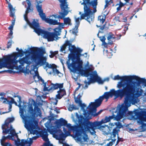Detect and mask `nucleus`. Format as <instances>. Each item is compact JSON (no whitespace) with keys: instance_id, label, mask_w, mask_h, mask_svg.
<instances>
[{"instance_id":"obj_16","label":"nucleus","mask_w":146,"mask_h":146,"mask_svg":"<svg viewBox=\"0 0 146 146\" xmlns=\"http://www.w3.org/2000/svg\"><path fill=\"white\" fill-rule=\"evenodd\" d=\"M131 76H123L121 77L119 76V75L114 76L113 79L114 80H121L123 84H125V83H130L133 86L134 90L133 92H132L131 96H132L133 98H135L134 96L135 94L134 93L135 92V82H130Z\"/></svg>"},{"instance_id":"obj_6","label":"nucleus","mask_w":146,"mask_h":146,"mask_svg":"<svg viewBox=\"0 0 146 146\" xmlns=\"http://www.w3.org/2000/svg\"><path fill=\"white\" fill-rule=\"evenodd\" d=\"M83 1L81 5H84V13L81 16V19L86 17V19L88 21L91 22L93 21L94 13L97 11L96 7L98 0H82Z\"/></svg>"},{"instance_id":"obj_62","label":"nucleus","mask_w":146,"mask_h":146,"mask_svg":"<svg viewBox=\"0 0 146 146\" xmlns=\"http://www.w3.org/2000/svg\"><path fill=\"white\" fill-rule=\"evenodd\" d=\"M14 26L11 25L8 28V29L10 31H13Z\"/></svg>"},{"instance_id":"obj_35","label":"nucleus","mask_w":146,"mask_h":146,"mask_svg":"<svg viewBox=\"0 0 146 146\" xmlns=\"http://www.w3.org/2000/svg\"><path fill=\"white\" fill-rule=\"evenodd\" d=\"M140 124H141L140 129L141 131L143 132L146 130V123H139Z\"/></svg>"},{"instance_id":"obj_23","label":"nucleus","mask_w":146,"mask_h":146,"mask_svg":"<svg viewBox=\"0 0 146 146\" xmlns=\"http://www.w3.org/2000/svg\"><path fill=\"white\" fill-rule=\"evenodd\" d=\"M82 97V95H81L80 94V93L78 95L76 98L74 96V101L77 104H78L81 107L82 109L84 110V113L85 112H87L89 110H88L86 111L85 109V108L86 107V105L84 103L82 104V101L81 100V98Z\"/></svg>"},{"instance_id":"obj_4","label":"nucleus","mask_w":146,"mask_h":146,"mask_svg":"<svg viewBox=\"0 0 146 146\" xmlns=\"http://www.w3.org/2000/svg\"><path fill=\"white\" fill-rule=\"evenodd\" d=\"M117 87L119 89L115 90L114 89H112L110 92H105L100 96L103 98V100L104 98L108 99L109 97H112L113 95L117 98L120 97L121 98L125 96L124 103L127 107L129 106L131 103L134 104L136 103L135 98L131 95L134 90V87L131 84L128 83L123 84L122 82H119Z\"/></svg>"},{"instance_id":"obj_3","label":"nucleus","mask_w":146,"mask_h":146,"mask_svg":"<svg viewBox=\"0 0 146 146\" xmlns=\"http://www.w3.org/2000/svg\"><path fill=\"white\" fill-rule=\"evenodd\" d=\"M67 46H68V50L70 52L66 62L68 68L74 73H82L84 71L82 66L83 62L80 60V57L83 56V54H81L82 50L79 48H76L74 45H72L71 42L68 40L64 43V51ZM66 53L64 51V54Z\"/></svg>"},{"instance_id":"obj_19","label":"nucleus","mask_w":146,"mask_h":146,"mask_svg":"<svg viewBox=\"0 0 146 146\" xmlns=\"http://www.w3.org/2000/svg\"><path fill=\"white\" fill-rule=\"evenodd\" d=\"M103 123H104L102 120L100 121H96L93 123L90 121V122L88 123V126L87 130L90 131V129H91L94 131L96 127H98V128L100 129L102 128L105 127V126L101 125Z\"/></svg>"},{"instance_id":"obj_10","label":"nucleus","mask_w":146,"mask_h":146,"mask_svg":"<svg viewBox=\"0 0 146 146\" xmlns=\"http://www.w3.org/2000/svg\"><path fill=\"white\" fill-rule=\"evenodd\" d=\"M36 2L37 5L36 6V8L41 19L50 25H58L59 23L57 21L50 18H47L46 17L45 14L43 13L42 8V5L41 3H42V1L41 0L39 1H37Z\"/></svg>"},{"instance_id":"obj_52","label":"nucleus","mask_w":146,"mask_h":146,"mask_svg":"<svg viewBox=\"0 0 146 146\" xmlns=\"http://www.w3.org/2000/svg\"><path fill=\"white\" fill-rule=\"evenodd\" d=\"M103 111L102 110H101L97 113H96L95 114H93L94 116H97L98 115L100 114Z\"/></svg>"},{"instance_id":"obj_11","label":"nucleus","mask_w":146,"mask_h":146,"mask_svg":"<svg viewBox=\"0 0 146 146\" xmlns=\"http://www.w3.org/2000/svg\"><path fill=\"white\" fill-rule=\"evenodd\" d=\"M14 119V117L8 118L5 121L4 124L2 125V128L3 130V133L6 134L9 133L13 137L15 136L18 139V135L11 125H10V129H8L9 124L13 122Z\"/></svg>"},{"instance_id":"obj_41","label":"nucleus","mask_w":146,"mask_h":146,"mask_svg":"<svg viewBox=\"0 0 146 146\" xmlns=\"http://www.w3.org/2000/svg\"><path fill=\"white\" fill-rule=\"evenodd\" d=\"M50 53L51 54L50 55H49V56L51 58H53L54 56H55L56 54H57L58 53V51H50Z\"/></svg>"},{"instance_id":"obj_61","label":"nucleus","mask_w":146,"mask_h":146,"mask_svg":"<svg viewBox=\"0 0 146 146\" xmlns=\"http://www.w3.org/2000/svg\"><path fill=\"white\" fill-rule=\"evenodd\" d=\"M50 144V142L45 143L42 146H49Z\"/></svg>"},{"instance_id":"obj_1","label":"nucleus","mask_w":146,"mask_h":146,"mask_svg":"<svg viewBox=\"0 0 146 146\" xmlns=\"http://www.w3.org/2000/svg\"><path fill=\"white\" fill-rule=\"evenodd\" d=\"M45 53L44 49L42 48H39L36 51H32L30 48L27 50L25 49V51L21 49L18 53L13 52L0 59V69L3 68L15 69L24 73L30 72L31 74H35L38 71L36 66L32 65L30 67L28 65L34 61L37 65H45V67L48 68L46 70L48 74H53L59 77L62 76L63 74L57 70L56 65L49 64L46 62L47 57L43 56Z\"/></svg>"},{"instance_id":"obj_51","label":"nucleus","mask_w":146,"mask_h":146,"mask_svg":"<svg viewBox=\"0 0 146 146\" xmlns=\"http://www.w3.org/2000/svg\"><path fill=\"white\" fill-rule=\"evenodd\" d=\"M106 25H104L102 26H101L100 27V31H99V33L100 32V31H102L104 30L105 27Z\"/></svg>"},{"instance_id":"obj_48","label":"nucleus","mask_w":146,"mask_h":146,"mask_svg":"<svg viewBox=\"0 0 146 146\" xmlns=\"http://www.w3.org/2000/svg\"><path fill=\"white\" fill-rule=\"evenodd\" d=\"M100 40L102 42H103L104 41H105V40H106V38L105 37V36H101L100 37H99Z\"/></svg>"},{"instance_id":"obj_55","label":"nucleus","mask_w":146,"mask_h":146,"mask_svg":"<svg viewBox=\"0 0 146 146\" xmlns=\"http://www.w3.org/2000/svg\"><path fill=\"white\" fill-rule=\"evenodd\" d=\"M64 50V44L62 45L60 49V52L63 53V51Z\"/></svg>"},{"instance_id":"obj_13","label":"nucleus","mask_w":146,"mask_h":146,"mask_svg":"<svg viewBox=\"0 0 146 146\" xmlns=\"http://www.w3.org/2000/svg\"><path fill=\"white\" fill-rule=\"evenodd\" d=\"M66 126L69 129L68 130L72 131L73 133V136L77 137L78 139V137L82 136L83 132L80 130V125H78L75 126H72L70 123L68 124L67 121L64 119V126Z\"/></svg>"},{"instance_id":"obj_12","label":"nucleus","mask_w":146,"mask_h":146,"mask_svg":"<svg viewBox=\"0 0 146 146\" xmlns=\"http://www.w3.org/2000/svg\"><path fill=\"white\" fill-rule=\"evenodd\" d=\"M84 74L86 77L90 76V81L91 82H97L99 84H101L104 82V81H102L101 78L98 76L97 72L95 71L93 72L90 68L86 69L84 71Z\"/></svg>"},{"instance_id":"obj_14","label":"nucleus","mask_w":146,"mask_h":146,"mask_svg":"<svg viewBox=\"0 0 146 146\" xmlns=\"http://www.w3.org/2000/svg\"><path fill=\"white\" fill-rule=\"evenodd\" d=\"M54 126L53 129L56 131L58 130L60 131L63 134L62 137H61L60 139H57L59 140V143L62 144V146H64V133L60 129L61 127L64 125V119L61 118L59 119L56 120L54 123Z\"/></svg>"},{"instance_id":"obj_32","label":"nucleus","mask_w":146,"mask_h":146,"mask_svg":"<svg viewBox=\"0 0 146 146\" xmlns=\"http://www.w3.org/2000/svg\"><path fill=\"white\" fill-rule=\"evenodd\" d=\"M68 110L70 111H72V110H78L79 108L77 107L75 105H69L68 107Z\"/></svg>"},{"instance_id":"obj_18","label":"nucleus","mask_w":146,"mask_h":146,"mask_svg":"<svg viewBox=\"0 0 146 146\" xmlns=\"http://www.w3.org/2000/svg\"><path fill=\"white\" fill-rule=\"evenodd\" d=\"M135 82V85L136 83L137 86H138L142 84V85H143L144 87H146V79L145 78H141L136 76H131L130 82ZM135 86L136 88V85Z\"/></svg>"},{"instance_id":"obj_42","label":"nucleus","mask_w":146,"mask_h":146,"mask_svg":"<svg viewBox=\"0 0 146 146\" xmlns=\"http://www.w3.org/2000/svg\"><path fill=\"white\" fill-rule=\"evenodd\" d=\"M71 130H68V131L66 130V129L64 128V138L67 136L71 135L70 133Z\"/></svg>"},{"instance_id":"obj_43","label":"nucleus","mask_w":146,"mask_h":146,"mask_svg":"<svg viewBox=\"0 0 146 146\" xmlns=\"http://www.w3.org/2000/svg\"><path fill=\"white\" fill-rule=\"evenodd\" d=\"M75 21L76 23V25H75L79 26L80 24V18L79 17L77 18L75 17Z\"/></svg>"},{"instance_id":"obj_47","label":"nucleus","mask_w":146,"mask_h":146,"mask_svg":"<svg viewBox=\"0 0 146 146\" xmlns=\"http://www.w3.org/2000/svg\"><path fill=\"white\" fill-rule=\"evenodd\" d=\"M84 13H84H83V14ZM83 14H81V12H79V15H80V20H81L82 19H84L85 20H86L87 21H88L89 23L90 24L92 23H93V22H94V20L93 21H91V22H89L86 19V18H85V19H81V15ZM86 17H85V18H86ZM94 18H95V16H94Z\"/></svg>"},{"instance_id":"obj_8","label":"nucleus","mask_w":146,"mask_h":146,"mask_svg":"<svg viewBox=\"0 0 146 146\" xmlns=\"http://www.w3.org/2000/svg\"><path fill=\"white\" fill-rule=\"evenodd\" d=\"M127 110V108L124 106L120 107L119 109L118 112L116 115L113 114L112 115L109 117L106 116L102 120L104 123H107L110 121L111 119H113L114 120L119 121L120 120L125 114L126 111Z\"/></svg>"},{"instance_id":"obj_39","label":"nucleus","mask_w":146,"mask_h":146,"mask_svg":"<svg viewBox=\"0 0 146 146\" xmlns=\"http://www.w3.org/2000/svg\"><path fill=\"white\" fill-rule=\"evenodd\" d=\"M58 56L59 58L63 65V68L64 70V63H63V60L62 59L63 58V54L62 53H60V54H59Z\"/></svg>"},{"instance_id":"obj_49","label":"nucleus","mask_w":146,"mask_h":146,"mask_svg":"<svg viewBox=\"0 0 146 146\" xmlns=\"http://www.w3.org/2000/svg\"><path fill=\"white\" fill-rule=\"evenodd\" d=\"M129 25V23H128L127 24L124 25V34H125L126 31L128 30V27Z\"/></svg>"},{"instance_id":"obj_54","label":"nucleus","mask_w":146,"mask_h":146,"mask_svg":"<svg viewBox=\"0 0 146 146\" xmlns=\"http://www.w3.org/2000/svg\"><path fill=\"white\" fill-rule=\"evenodd\" d=\"M13 31H10V33L9 34V38H12L13 37Z\"/></svg>"},{"instance_id":"obj_44","label":"nucleus","mask_w":146,"mask_h":146,"mask_svg":"<svg viewBox=\"0 0 146 146\" xmlns=\"http://www.w3.org/2000/svg\"><path fill=\"white\" fill-rule=\"evenodd\" d=\"M0 101L3 103H6L7 102V99L4 98L3 96H0Z\"/></svg>"},{"instance_id":"obj_58","label":"nucleus","mask_w":146,"mask_h":146,"mask_svg":"<svg viewBox=\"0 0 146 146\" xmlns=\"http://www.w3.org/2000/svg\"><path fill=\"white\" fill-rule=\"evenodd\" d=\"M13 19L12 20V24L11 25L14 26V25L15 24V17H13Z\"/></svg>"},{"instance_id":"obj_20","label":"nucleus","mask_w":146,"mask_h":146,"mask_svg":"<svg viewBox=\"0 0 146 146\" xmlns=\"http://www.w3.org/2000/svg\"><path fill=\"white\" fill-rule=\"evenodd\" d=\"M78 122L80 125V128L83 133L85 132V130H87L88 128V123L90 122V121H88L86 122L84 121V117L82 115H80L79 117H78Z\"/></svg>"},{"instance_id":"obj_9","label":"nucleus","mask_w":146,"mask_h":146,"mask_svg":"<svg viewBox=\"0 0 146 146\" xmlns=\"http://www.w3.org/2000/svg\"><path fill=\"white\" fill-rule=\"evenodd\" d=\"M103 100V98L100 96L97 99L95 100V102H91L87 107L89 110L87 112H85L84 117L87 119L89 118V116L93 113H96V108L100 106Z\"/></svg>"},{"instance_id":"obj_60","label":"nucleus","mask_w":146,"mask_h":146,"mask_svg":"<svg viewBox=\"0 0 146 146\" xmlns=\"http://www.w3.org/2000/svg\"><path fill=\"white\" fill-rule=\"evenodd\" d=\"M117 139L119 140V141L123 142L124 140L122 138H120L119 136H118L117 137Z\"/></svg>"},{"instance_id":"obj_33","label":"nucleus","mask_w":146,"mask_h":146,"mask_svg":"<svg viewBox=\"0 0 146 146\" xmlns=\"http://www.w3.org/2000/svg\"><path fill=\"white\" fill-rule=\"evenodd\" d=\"M71 25V20L69 17L64 18V25Z\"/></svg>"},{"instance_id":"obj_29","label":"nucleus","mask_w":146,"mask_h":146,"mask_svg":"<svg viewBox=\"0 0 146 146\" xmlns=\"http://www.w3.org/2000/svg\"><path fill=\"white\" fill-rule=\"evenodd\" d=\"M106 15L104 14H102L99 16L98 18V20L99 21L100 25H102L106 20Z\"/></svg>"},{"instance_id":"obj_36","label":"nucleus","mask_w":146,"mask_h":146,"mask_svg":"<svg viewBox=\"0 0 146 146\" xmlns=\"http://www.w3.org/2000/svg\"><path fill=\"white\" fill-rule=\"evenodd\" d=\"M79 26L75 25V27L72 30V33L75 36L77 35L78 32V28Z\"/></svg>"},{"instance_id":"obj_59","label":"nucleus","mask_w":146,"mask_h":146,"mask_svg":"<svg viewBox=\"0 0 146 146\" xmlns=\"http://www.w3.org/2000/svg\"><path fill=\"white\" fill-rule=\"evenodd\" d=\"M134 113L132 111H129L128 112L129 114V115L131 116L132 117H134V115H133V114Z\"/></svg>"},{"instance_id":"obj_45","label":"nucleus","mask_w":146,"mask_h":146,"mask_svg":"<svg viewBox=\"0 0 146 146\" xmlns=\"http://www.w3.org/2000/svg\"><path fill=\"white\" fill-rule=\"evenodd\" d=\"M115 124L116 125V127L115 128H116V129H117V128H120L122 126L121 123L119 122L115 123Z\"/></svg>"},{"instance_id":"obj_57","label":"nucleus","mask_w":146,"mask_h":146,"mask_svg":"<svg viewBox=\"0 0 146 146\" xmlns=\"http://www.w3.org/2000/svg\"><path fill=\"white\" fill-rule=\"evenodd\" d=\"M102 45H103L106 48H107L108 47V43H107L105 41L102 42Z\"/></svg>"},{"instance_id":"obj_37","label":"nucleus","mask_w":146,"mask_h":146,"mask_svg":"<svg viewBox=\"0 0 146 146\" xmlns=\"http://www.w3.org/2000/svg\"><path fill=\"white\" fill-rule=\"evenodd\" d=\"M51 110L50 111V114L51 115L53 116L54 114L52 113V111L54 110V111H56L57 113H60V111L59 110H58L57 108V107L54 108V109L52 108H50Z\"/></svg>"},{"instance_id":"obj_25","label":"nucleus","mask_w":146,"mask_h":146,"mask_svg":"<svg viewBox=\"0 0 146 146\" xmlns=\"http://www.w3.org/2000/svg\"><path fill=\"white\" fill-rule=\"evenodd\" d=\"M8 7L9 9L10 15L12 17H15V9L13 8L12 5L10 3H8Z\"/></svg>"},{"instance_id":"obj_21","label":"nucleus","mask_w":146,"mask_h":146,"mask_svg":"<svg viewBox=\"0 0 146 146\" xmlns=\"http://www.w3.org/2000/svg\"><path fill=\"white\" fill-rule=\"evenodd\" d=\"M27 1V3L28 5V7L27 8V9L25 11V13L24 15V17L25 20L26 22L27 23L30 27L33 25V22L31 23L28 20L27 15L29 13L32 11L33 9L31 8V3L29 0H26Z\"/></svg>"},{"instance_id":"obj_2","label":"nucleus","mask_w":146,"mask_h":146,"mask_svg":"<svg viewBox=\"0 0 146 146\" xmlns=\"http://www.w3.org/2000/svg\"><path fill=\"white\" fill-rule=\"evenodd\" d=\"M14 97H18L19 103L18 107L19 108V113L20 115L23 120V122L24 123L25 127L31 133L37 134L38 132L35 129L38 128V122L35 118H30V117L25 116L23 115L24 111H25L27 107H28V111L31 113H32L33 111V106H34V110L38 115L40 116L41 113L40 109L38 108V104L33 100H32L29 103L31 102V104H28L25 102H22L21 97L19 96H14Z\"/></svg>"},{"instance_id":"obj_64","label":"nucleus","mask_w":146,"mask_h":146,"mask_svg":"<svg viewBox=\"0 0 146 146\" xmlns=\"http://www.w3.org/2000/svg\"><path fill=\"white\" fill-rule=\"evenodd\" d=\"M127 17H123V20L122 21V22H126L127 21Z\"/></svg>"},{"instance_id":"obj_7","label":"nucleus","mask_w":146,"mask_h":146,"mask_svg":"<svg viewBox=\"0 0 146 146\" xmlns=\"http://www.w3.org/2000/svg\"><path fill=\"white\" fill-rule=\"evenodd\" d=\"M37 77L39 79H40L42 84H43L44 90L50 92L54 90L59 89V90L58 91V94L56 95V98L60 99L64 95V89H61L63 87V83L52 84L51 85L48 87H46V82H44V80L39 76L38 71L35 74V76H34L35 78Z\"/></svg>"},{"instance_id":"obj_38","label":"nucleus","mask_w":146,"mask_h":146,"mask_svg":"<svg viewBox=\"0 0 146 146\" xmlns=\"http://www.w3.org/2000/svg\"><path fill=\"white\" fill-rule=\"evenodd\" d=\"M125 5H126V3H123L121 1H120L119 4V6L117 8V11H120L121 8Z\"/></svg>"},{"instance_id":"obj_31","label":"nucleus","mask_w":146,"mask_h":146,"mask_svg":"<svg viewBox=\"0 0 146 146\" xmlns=\"http://www.w3.org/2000/svg\"><path fill=\"white\" fill-rule=\"evenodd\" d=\"M35 130H36V131H37L38 132V133L37 134H35V133H31L30 131H29V130H27L29 132V133L30 134H33V135H34V134H36L37 135V136H34V137H33L32 138H28L27 140H24H24L25 141H27V139H31V140L32 141H33V139H34V140H35L38 137V135L40 134V132H39V130H40V129H39V128H38H38H37V129H35ZM33 143V142H32V143Z\"/></svg>"},{"instance_id":"obj_53","label":"nucleus","mask_w":146,"mask_h":146,"mask_svg":"<svg viewBox=\"0 0 146 146\" xmlns=\"http://www.w3.org/2000/svg\"><path fill=\"white\" fill-rule=\"evenodd\" d=\"M135 94L138 97H139L141 95V93L139 91V89H138L136 91V92L135 93Z\"/></svg>"},{"instance_id":"obj_63","label":"nucleus","mask_w":146,"mask_h":146,"mask_svg":"<svg viewBox=\"0 0 146 146\" xmlns=\"http://www.w3.org/2000/svg\"><path fill=\"white\" fill-rule=\"evenodd\" d=\"M113 144V143L112 142H110L108 143H107L106 146H111Z\"/></svg>"},{"instance_id":"obj_27","label":"nucleus","mask_w":146,"mask_h":146,"mask_svg":"<svg viewBox=\"0 0 146 146\" xmlns=\"http://www.w3.org/2000/svg\"><path fill=\"white\" fill-rule=\"evenodd\" d=\"M40 135L42 139L47 142H50L49 139L48 138V134L47 132L46 131H42L41 132Z\"/></svg>"},{"instance_id":"obj_34","label":"nucleus","mask_w":146,"mask_h":146,"mask_svg":"<svg viewBox=\"0 0 146 146\" xmlns=\"http://www.w3.org/2000/svg\"><path fill=\"white\" fill-rule=\"evenodd\" d=\"M11 138V137L10 135H8L7 136L5 137V136H3L1 139V145H3L5 144V143L4 142L5 141L7 138Z\"/></svg>"},{"instance_id":"obj_56","label":"nucleus","mask_w":146,"mask_h":146,"mask_svg":"<svg viewBox=\"0 0 146 146\" xmlns=\"http://www.w3.org/2000/svg\"><path fill=\"white\" fill-rule=\"evenodd\" d=\"M114 19H115L116 21H118L119 22H121V21L120 20L119 17L118 16L115 17L114 18Z\"/></svg>"},{"instance_id":"obj_22","label":"nucleus","mask_w":146,"mask_h":146,"mask_svg":"<svg viewBox=\"0 0 146 146\" xmlns=\"http://www.w3.org/2000/svg\"><path fill=\"white\" fill-rule=\"evenodd\" d=\"M59 1L60 3V7L61 10V12H59V15L57 14L53 15L51 17H53L55 18H58L59 19H64V0H59Z\"/></svg>"},{"instance_id":"obj_5","label":"nucleus","mask_w":146,"mask_h":146,"mask_svg":"<svg viewBox=\"0 0 146 146\" xmlns=\"http://www.w3.org/2000/svg\"><path fill=\"white\" fill-rule=\"evenodd\" d=\"M33 29L34 31L38 35H41L44 38H46L48 41H52L58 39V36L60 34L61 31L63 27L59 25L57 27L54 29V32H50L41 29L40 28L38 20L34 19L33 25L30 27Z\"/></svg>"},{"instance_id":"obj_28","label":"nucleus","mask_w":146,"mask_h":146,"mask_svg":"<svg viewBox=\"0 0 146 146\" xmlns=\"http://www.w3.org/2000/svg\"><path fill=\"white\" fill-rule=\"evenodd\" d=\"M68 4L67 2V0H64V17L69 12H71L69 10L70 8L68 7Z\"/></svg>"},{"instance_id":"obj_17","label":"nucleus","mask_w":146,"mask_h":146,"mask_svg":"<svg viewBox=\"0 0 146 146\" xmlns=\"http://www.w3.org/2000/svg\"><path fill=\"white\" fill-rule=\"evenodd\" d=\"M15 144L16 146H30L32 144V141L31 139H28L27 141L22 140L21 142L20 141H15ZM3 146H13L9 143H6L2 145Z\"/></svg>"},{"instance_id":"obj_40","label":"nucleus","mask_w":146,"mask_h":146,"mask_svg":"<svg viewBox=\"0 0 146 146\" xmlns=\"http://www.w3.org/2000/svg\"><path fill=\"white\" fill-rule=\"evenodd\" d=\"M58 100L56 98H52L51 100V104L52 105H56Z\"/></svg>"},{"instance_id":"obj_46","label":"nucleus","mask_w":146,"mask_h":146,"mask_svg":"<svg viewBox=\"0 0 146 146\" xmlns=\"http://www.w3.org/2000/svg\"><path fill=\"white\" fill-rule=\"evenodd\" d=\"M111 133V134H117V136L118 135V131L116 128H114L113 129L112 132Z\"/></svg>"},{"instance_id":"obj_30","label":"nucleus","mask_w":146,"mask_h":146,"mask_svg":"<svg viewBox=\"0 0 146 146\" xmlns=\"http://www.w3.org/2000/svg\"><path fill=\"white\" fill-rule=\"evenodd\" d=\"M14 99L12 98H11L10 101H8L7 99V102L4 104H8L9 105V110L8 112H10L11 111V108L12 107V104H13L15 102Z\"/></svg>"},{"instance_id":"obj_15","label":"nucleus","mask_w":146,"mask_h":146,"mask_svg":"<svg viewBox=\"0 0 146 146\" xmlns=\"http://www.w3.org/2000/svg\"><path fill=\"white\" fill-rule=\"evenodd\" d=\"M44 124L48 131L52 134L53 137L56 139H60L61 137H62L63 134L59 130L56 131L53 129L54 126L50 127V121H47Z\"/></svg>"},{"instance_id":"obj_24","label":"nucleus","mask_w":146,"mask_h":146,"mask_svg":"<svg viewBox=\"0 0 146 146\" xmlns=\"http://www.w3.org/2000/svg\"><path fill=\"white\" fill-rule=\"evenodd\" d=\"M135 115L137 116V117L138 118L139 121L138 123H144L146 121V118L144 117L143 115L140 112H136L135 113Z\"/></svg>"},{"instance_id":"obj_50","label":"nucleus","mask_w":146,"mask_h":146,"mask_svg":"<svg viewBox=\"0 0 146 146\" xmlns=\"http://www.w3.org/2000/svg\"><path fill=\"white\" fill-rule=\"evenodd\" d=\"M12 41V40H9L7 44V48H10L11 46Z\"/></svg>"},{"instance_id":"obj_26","label":"nucleus","mask_w":146,"mask_h":146,"mask_svg":"<svg viewBox=\"0 0 146 146\" xmlns=\"http://www.w3.org/2000/svg\"><path fill=\"white\" fill-rule=\"evenodd\" d=\"M107 38L108 40V44L111 45L113 44V41L111 40V39H115V37L114 35L111 32H110L108 35Z\"/></svg>"}]
</instances>
